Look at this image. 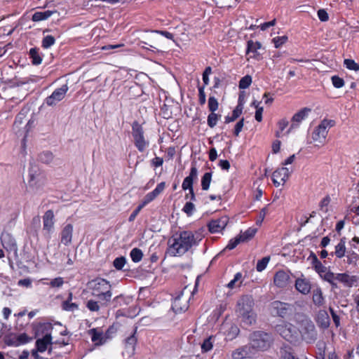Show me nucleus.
<instances>
[{
  "instance_id": "1",
  "label": "nucleus",
  "mask_w": 359,
  "mask_h": 359,
  "mask_svg": "<svg viewBox=\"0 0 359 359\" xmlns=\"http://www.w3.org/2000/svg\"><path fill=\"white\" fill-rule=\"evenodd\" d=\"M202 238L199 232L183 231L177 233L168 240V253L173 257L181 256L193 246L198 245Z\"/></svg>"
},
{
  "instance_id": "2",
  "label": "nucleus",
  "mask_w": 359,
  "mask_h": 359,
  "mask_svg": "<svg viewBox=\"0 0 359 359\" xmlns=\"http://www.w3.org/2000/svg\"><path fill=\"white\" fill-rule=\"evenodd\" d=\"M91 294L96 297L102 306H107L112 297L110 282L102 278H96L88 283Z\"/></svg>"
},
{
  "instance_id": "3",
  "label": "nucleus",
  "mask_w": 359,
  "mask_h": 359,
  "mask_svg": "<svg viewBox=\"0 0 359 359\" xmlns=\"http://www.w3.org/2000/svg\"><path fill=\"white\" fill-rule=\"evenodd\" d=\"M253 306L254 300L251 296H243L237 302L236 312L242 321L248 325L253 324L256 320Z\"/></svg>"
},
{
  "instance_id": "4",
  "label": "nucleus",
  "mask_w": 359,
  "mask_h": 359,
  "mask_svg": "<svg viewBox=\"0 0 359 359\" xmlns=\"http://www.w3.org/2000/svg\"><path fill=\"white\" fill-rule=\"evenodd\" d=\"M273 342V338L271 334L263 331H256L250 335L249 346L254 354L256 355L259 351L269 349Z\"/></svg>"
},
{
  "instance_id": "5",
  "label": "nucleus",
  "mask_w": 359,
  "mask_h": 359,
  "mask_svg": "<svg viewBox=\"0 0 359 359\" xmlns=\"http://www.w3.org/2000/svg\"><path fill=\"white\" fill-rule=\"evenodd\" d=\"M132 137L133 142L140 152H144L149 146V141L146 138L142 126L137 121L132 124Z\"/></svg>"
},
{
  "instance_id": "6",
  "label": "nucleus",
  "mask_w": 359,
  "mask_h": 359,
  "mask_svg": "<svg viewBox=\"0 0 359 359\" xmlns=\"http://www.w3.org/2000/svg\"><path fill=\"white\" fill-rule=\"evenodd\" d=\"M336 124L334 120L324 118L319 125L316 126L311 135L312 140L314 142L320 144H323L325 142L329 130L334 127Z\"/></svg>"
},
{
  "instance_id": "7",
  "label": "nucleus",
  "mask_w": 359,
  "mask_h": 359,
  "mask_svg": "<svg viewBox=\"0 0 359 359\" xmlns=\"http://www.w3.org/2000/svg\"><path fill=\"white\" fill-rule=\"evenodd\" d=\"M276 331L285 340L294 342L297 340L298 333L295 326L289 323H283L276 326Z\"/></svg>"
},
{
  "instance_id": "8",
  "label": "nucleus",
  "mask_w": 359,
  "mask_h": 359,
  "mask_svg": "<svg viewBox=\"0 0 359 359\" xmlns=\"http://www.w3.org/2000/svg\"><path fill=\"white\" fill-rule=\"evenodd\" d=\"M55 230V215L52 210L45 212L43 216V231L44 235L50 238Z\"/></svg>"
},
{
  "instance_id": "9",
  "label": "nucleus",
  "mask_w": 359,
  "mask_h": 359,
  "mask_svg": "<svg viewBox=\"0 0 359 359\" xmlns=\"http://www.w3.org/2000/svg\"><path fill=\"white\" fill-rule=\"evenodd\" d=\"M68 90L69 87L67 84L62 85L60 88L55 89L50 96L46 98V104L48 106H55L57 102L65 98Z\"/></svg>"
},
{
  "instance_id": "10",
  "label": "nucleus",
  "mask_w": 359,
  "mask_h": 359,
  "mask_svg": "<svg viewBox=\"0 0 359 359\" xmlns=\"http://www.w3.org/2000/svg\"><path fill=\"white\" fill-rule=\"evenodd\" d=\"M198 170L195 165H192L190 170L189 175L186 177L182 182V188L183 190H189L191 193V201H195L196 196L194 192L193 183L194 180L197 179Z\"/></svg>"
},
{
  "instance_id": "11",
  "label": "nucleus",
  "mask_w": 359,
  "mask_h": 359,
  "mask_svg": "<svg viewBox=\"0 0 359 359\" xmlns=\"http://www.w3.org/2000/svg\"><path fill=\"white\" fill-rule=\"evenodd\" d=\"M292 170L289 168L282 167L276 169L272 174V180L276 187L283 185L287 180Z\"/></svg>"
},
{
  "instance_id": "12",
  "label": "nucleus",
  "mask_w": 359,
  "mask_h": 359,
  "mask_svg": "<svg viewBox=\"0 0 359 359\" xmlns=\"http://www.w3.org/2000/svg\"><path fill=\"white\" fill-rule=\"evenodd\" d=\"M137 327H135L133 333L125 339L124 340V352L123 354H126L128 357H131L135 353V348L137 342V338L136 337Z\"/></svg>"
},
{
  "instance_id": "13",
  "label": "nucleus",
  "mask_w": 359,
  "mask_h": 359,
  "mask_svg": "<svg viewBox=\"0 0 359 359\" xmlns=\"http://www.w3.org/2000/svg\"><path fill=\"white\" fill-rule=\"evenodd\" d=\"M300 332L304 339L308 343H311L316 339L317 333L315 325L310 320L305 322Z\"/></svg>"
},
{
  "instance_id": "14",
  "label": "nucleus",
  "mask_w": 359,
  "mask_h": 359,
  "mask_svg": "<svg viewBox=\"0 0 359 359\" xmlns=\"http://www.w3.org/2000/svg\"><path fill=\"white\" fill-rule=\"evenodd\" d=\"M271 309L273 313L284 318L292 310V306L285 302L274 301L271 304Z\"/></svg>"
},
{
  "instance_id": "15",
  "label": "nucleus",
  "mask_w": 359,
  "mask_h": 359,
  "mask_svg": "<svg viewBox=\"0 0 359 359\" xmlns=\"http://www.w3.org/2000/svg\"><path fill=\"white\" fill-rule=\"evenodd\" d=\"M335 279L338 280L344 287L351 288L358 282V277L351 275L348 273H335Z\"/></svg>"
},
{
  "instance_id": "16",
  "label": "nucleus",
  "mask_w": 359,
  "mask_h": 359,
  "mask_svg": "<svg viewBox=\"0 0 359 359\" xmlns=\"http://www.w3.org/2000/svg\"><path fill=\"white\" fill-rule=\"evenodd\" d=\"M295 289L304 295L309 294L311 290V281L303 274L296 278L294 283Z\"/></svg>"
},
{
  "instance_id": "17",
  "label": "nucleus",
  "mask_w": 359,
  "mask_h": 359,
  "mask_svg": "<svg viewBox=\"0 0 359 359\" xmlns=\"http://www.w3.org/2000/svg\"><path fill=\"white\" fill-rule=\"evenodd\" d=\"M290 282V276L289 271L279 270L273 277L274 285L280 288L286 287Z\"/></svg>"
},
{
  "instance_id": "18",
  "label": "nucleus",
  "mask_w": 359,
  "mask_h": 359,
  "mask_svg": "<svg viewBox=\"0 0 359 359\" xmlns=\"http://www.w3.org/2000/svg\"><path fill=\"white\" fill-rule=\"evenodd\" d=\"M92 342L95 346H101L106 343L108 337L104 334L101 328H93L88 331Z\"/></svg>"
},
{
  "instance_id": "19",
  "label": "nucleus",
  "mask_w": 359,
  "mask_h": 359,
  "mask_svg": "<svg viewBox=\"0 0 359 359\" xmlns=\"http://www.w3.org/2000/svg\"><path fill=\"white\" fill-rule=\"evenodd\" d=\"M233 359L252 358L255 356L249 344L240 347L232 352Z\"/></svg>"
},
{
  "instance_id": "20",
  "label": "nucleus",
  "mask_w": 359,
  "mask_h": 359,
  "mask_svg": "<svg viewBox=\"0 0 359 359\" xmlns=\"http://www.w3.org/2000/svg\"><path fill=\"white\" fill-rule=\"evenodd\" d=\"M74 226L72 224H65L60 232V242L68 246L72 243Z\"/></svg>"
},
{
  "instance_id": "21",
  "label": "nucleus",
  "mask_w": 359,
  "mask_h": 359,
  "mask_svg": "<svg viewBox=\"0 0 359 359\" xmlns=\"http://www.w3.org/2000/svg\"><path fill=\"white\" fill-rule=\"evenodd\" d=\"M227 222L228 218L226 217L212 220L208 224L209 231L212 233H219L226 227Z\"/></svg>"
},
{
  "instance_id": "22",
  "label": "nucleus",
  "mask_w": 359,
  "mask_h": 359,
  "mask_svg": "<svg viewBox=\"0 0 359 359\" xmlns=\"http://www.w3.org/2000/svg\"><path fill=\"white\" fill-rule=\"evenodd\" d=\"M311 111V109L304 107L299 110L298 112L294 114L292 118V125L290 128H297L299 126V124L307 118L309 113Z\"/></svg>"
},
{
  "instance_id": "23",
  "label": "nucleus",
  "mask_w": 359,
  "mask_h": 359,
  "mask_svg": "<svg viewBox=\"0 0 359 359\" xmlns=\"http://www.w3.org/2000/svg\"><path fill=\"white\" fill-rule=\"evenodd\" d=\"M165 187V182H162L159 183L156 187L151 192L148 193L144 197V203L149 204L153 201L158 195H160Z\"/></svg>"
},
{
  "instance_id": "24",
  "label": "nucleus",
  "mask_w": 359,
  "mask_h": 359,
  "mask_svg": "<svg viewBox=\"0 0 359 359\" xmlns=\"http://www.w3.org/2000/svg\"><path fill=\"white\" fill-rule=\"evenodd\" d=\"M52 337L50 334H46L41 339L36 341V348L37 352L43 353L48 349V346L51 344Z\"/></svg>"
},
{
  "instance_id": "25",
  "label": "nucleus",
  "mask_w": 359,
  "mask_h": 359,
  "mask_svg": "<svg viewBox=\"0 0 359 359\" xmlns=\"http://www.w3.org/2000/svg\"><path fill=\"white\" fill-rule=\"evenodd\" d=\"M262 48V44L259 41H253L252 40H250L247 43V50L246 53L250 54L252 53L253 55L250 56L251 57H253L255 59H258L259 56V53L257 52L259 49Z\"/></svg>"
},
{
  "instance_id": "26",
  "label": "nucleus",
  "mask_w": 359,
  "mask_h": 359,
  "mask_svg": "<svg viewBox=\"0 0 359 359\" xmlns=\"http://www.w3.org/2000/svg\"><path fill=\"white\" fill-rule=\"evenodd\" d=\"M182 295H179L172 302V309L175 313H182L188 309L187 300H185L183 305H182Z\"/></svg>"
},
{
  "instance_id": "27",
  "label": "nucleus",
  "mask_w": 359,
  "mask_h": 359,
  "mask_svg": "<svg viewBox=\"0 0 359 359\" xmlns=\"http://www.w3.org/2000/svg\"><path fill=\"white\" fill-rule=\"evenodd\" d=\"M312 301L315 306L320 307L324 305L325 302L321 288L317 287L313 291Z\"/></svg>"
},
{
  "instance_id": "28",
  "label": "nucleus",
  "mask_w": 359,
  "mask_h": 359,
  "mask_svg": "<svg viewBox=\"0 0 359 359\" xmlns=\"http://www.w3.org/2000/svg\"><path fill=\"white\" fill-rule=\"evenodd\" d=\"M32 340V338L29 337L27 334L22 333L18 335H15L11 339V345L14 346H19L22 344H27Z\"/></svg>"
},
{
  "instance_id": "29",
  "label": "nucleus",
  "mask_w": 359,
  "mask_h": 359,
  "mask_svg": "<svg viewBox=\"0 0 359 359\" xmlns=\"http://www.w3.org/2000/svg\"><path fill=\"white\" fill-rule=\"evenodd\" d=\"M243 109V104L241 103V96H240L239 99H238V104L236 107V108L233 109L231 116H226L225 117V123H229L234 121L242 114Z\"/></svg>"
},
{
  "instance_id": "30",
  "label": "nucleus",
  "mask_w": 359,
  "mask_h": 359,
  "mask_svg": "<svg viewBox=\"0 0 359 359\" xmlns=\"http://www.w3.org/2000/svg\"><path fill=\"white\" fill-rule=\"evenodd\" d=\"M345 244V238H342L338 244L335 246L334 252H331L330 255L333 256L334 255L339 259L344 257L345 256L346 250Z\"/></svg>"
},
{
  "instance_id": "31",
  "label": "nucleus",
  "mask_w": 359,
  "mask_h": 359,
  "mask_svg": "<svg viewBox=\"0 0 359 359\" xmlns=\"http://www.w3.org/2000/svg\"><path fill=\"white\" fill-rule=\"evenodd\" d=\"M29 186L34 187L36 184V192L39 191V187L43 185V177L39 174H36V177L33 174H29Z\"/></svg>"
},
{
  "instance_id": "32",
  "label": "nucleus",
  "mask_w": 359,
  "mask_h": 359,
  "mask_svg": "<svg viewBox=\"0 0 359 359\" xmlns=\"http://www.w3.org/2000/svg\"><path fill=\"white\" fill-rule=\"evenodd\" d=\"M55 11H45L43 12L39 11L35 12L32 17V20L34 22H39L42 20H46L49 18L53 13H55Z\"/></svg>"
},
{
  "instance_id": "33",
  "label": "nucleus",
  "mask_w": 359,
  "mask_h": 359,
  "mask_svg": "<svg viewBox=\"0 0 359 359\" xmlns=\"http://www.w3.org/2000/svg\"><path fill=\"white\" fill-rule=\"evenodd\" d=\"M318 323L323 328H327L330 324V317L325 311H320L318 314Z\"/></svg>"
},
{
  "instance_id": "34",
  "label": "nucleus",
  "mask_w": 359,
  "mask_h": 359,
  "mask_svg": "<svg viewBox=\"0 0 359 359\" xmlns=\"http://www.w3.org/2000/svg\"><path fill=\"white\" fill-rule=\"evenodd\" d=\"M314 269L316 273L320 276V277L325 280V276L328 273H332L333 272L330 270L327 269V268L324 266L320 262L316 261V264L313 266Z\"/></svg>"
},
{
  "instance_id": "35",
  "label": "nucleus",
  "mask_w": 359,
  "mask_h": 359,
  "mask_svg": "<svg viewBox=\"0 0 359 359\" xmlns=\"http://www.w3.org/2000/svg\"><path fill=\"white\" fill-rule=\"evenodd\" d=\"M257 232V229L254 228H249L244 232H241L238 237L241 238V242H245L254 237Z\"/></svg>"
},
{
  "instance_id": "36",
  "label": "nucleus",
  "mask_w": 359,
  "mask_h": 359,
  "mask_svg": "<svg viewBox=\"0 0 359 359\" xmlns=\"http://www.w3.org/2000/svg\"><path fill=\"white\" fill-rule=\"evenodd\" d=\"M29 57L32 59V64L35 65H40L42 62V58L40 56L38 49L36 48H32L29 50Z\"/></svg>"
},
{
  "instance_id": "37",
  "label": "nucleus",
  "mask_w": 359,
  "mask_h": 359,
  "mask_svg": "<svg viewBox=\"0 0 359 359\" xmlns=\"http://www.w3.org/2000/svg\"><path fill=\"white\" fill-rule=\"evenodd\" d=\"M215 341V337L210 336L205 339L201 344V351L203 353H206L212 350L213 347V343Z\"/></svg>"
},
{
  "instance_id": "38",
  "label": "nucleus",
  "mask_w": 359,
  "mask_h": 359,
  "mask_svg": "<svg viewBox=\"0 0 359 359\" xmlns=\"http://www.w3.org/2000/svg\"><path fill=\"white\" fill-rule=\"evenodd\" d=\"M243 275L241 272H238L234 275L233 280H231L228 284L227 287L230 289L239 287L242 283Z\"/></svg>"
},
{
  "instance_id": "39",
  "label": "nucleus",
  "mask_w": 359,
  "mask_h": 359,
  "mask_svg": "<svg viewBox=\"0 0 359 359\" xmlns=\"http://www.w3.org/2000/svg\"><path fill=\"white\" fill-rule=\"evenodd\" d=\"M130 256L133 262L137 263L142 260L143 253L140 249L135 248L130 251Z\"/></svg>"
},
{
  "instance_id": "40",
  "label": "nucleus",
  "mask_w": 359,
  "mask_h": 359,
  "mask_svg": "<svg viewBox=\"0 0 359 359\" xmlns=\"http://www.w3.org/2000/svg\"><path fill=\"white\" fill-rule=\"evenodd\" d=\"M325 281L329 283L331 285L332 290L339 288L338 280L335 279V273H328L325 276Z\"/></svg>"
},
{
  "instance_id": "41",
  "label": "nucleus",
  "mask_w": 359,
  "mask_h": 359,
  "mask_svg": "<svg viewBox=\"0 0 359 359\" xmlns=\"http://www.w3.org/2000/svg\"><path fill=\"white\" fill-rule=\"evenodd\" d=\"M55 43V39L52 35H47L45 36L41 41V46L45 48L48 49L50 47H51L53 45H54Z\"/></svg>"
},
{
  "instance_id": "42",
  "label": "nucleus",
  "mask_w": 359,
  "mask_h": 359,
  "mask_svg": "<svg viewBox=\"0 0 359 359\" xmlns=\"http://www.w3.org/2000/svg\"><path fill=\"white\" fill-rule=\"evenodd\" d=\"M212 180V173L205 172L201 179V187L203 190H208Z\"/></svg>"
},
{
  "instance_id": "43",
  "label": "nucleus",
  "mask_w": 359,
  "mask_h": 359,
  "mask_svg": "<svg viewBox=\"0 0 359 359\" xmlns=\"http://www.w3.org/2000/svg\"><path fill=\"white\" fill-rule=\"evenodd\" d=\"M62 309L66 311L74 312L79 309V305L72 302H63L62 304Z\"/></svg>"
},
{
  "instance_id": "44",
  "label": "nucleus",
  "mask_w": 359,
  "mask_h": 359,
  "mask_svg": "<svg viewBox=\"0 0 359 359\" xmlns=\"http://www.w3.org/2000/svg\"><path fill=\"white\" fill-rule=\"evenodd\" d=\"M100 302L98 301H95L93 299H90L86 303V307L90 311H99L101 306Z\"/></svg>"
},
{
  "instance_id": "45",
  "label": "nucleus",
  "mask_w": 359,
  "mask_h": 359,
  "mask_svg": "<svg viewBox=\"0 0 359 359\" xmlns=\"http://www.w3.org/2000/svg\"><path fill=\"white\" fill-rule=\"evenodd\" d=\"M269 261L270 257H264L262 259L258 260L256 265L257 271L259 272L264 271L266 268Z\"/></svg>"
},
{
  "instance_id": "46",
  "label": "nucleus",
  "mask_w": 359,
  "mask_h": 359,
  "mask_svg": "<svg viewBox=\"0 0 359 359\" xmlns=\"http://www.w3.org/2000/svg\"><path fill=\"white\" fill-rule=\"evenodd\" d=\"M252 83V77L250 75H246L241 78L239 81L238 87L240 89H246Z\"/></svg>"
},
{
  "instance_id": "47",
  "label": "nucleus",
  "mask_w": 359,
  "mask_h": 359,
  "mask_svg": "<svg viewBox=\"0 0 359 359\" xmlns=\"http://www.w3.org/2000/svg\"><path fill=\"white\" fill-rule=\"evenodd\" d=\"M344 64V66L350 70H353L355 72L359 70V65L356 63L353 60L345 59Z\"/></svg>"
},
{
  "instance_id": "48",
  "label": "nucleus",
  "mask_w": 359,
  "mask_h": 359,
  "mask_svg": "<svg viewBox=\"0 0 359 359\" xmlns=\"http://www.w3.org/2000/svg\"><path fill=\"white\" fill-rule=\"evenodd\" d=\"M53 159V154L48 151H43L39 155V160L44 163H49Z\"/></svg>"
},
{
  "instance_id": "49",
  "label": "nucleus",
  "mask_w": 359,
  "mask_h": 359,
  "mask_svg": "<svg viewBox=\"0 0 359 359\" xmlns=\"http://www.w3.org/2000/svg\"><path fill=\"white\" fill-rule=\"evenodd\" d=\"M126 263V259L124 257H116L114 262L113 265L117 270H121L123 269V266H125Z\"/></svg>"
},
{
  "instance_id": "50",
  "label": "nucleus",
  "mask_w": 359,
  "mask_h": 359,
  "mask_svg": "<svg viewBox=\"0 0 359 359\" xmlns=\"http://www.w3.org/2000/svg\"><path fill=\"white\" fill-rule=\"evenodd\" d=\"M218 118L219 117L217 114L211 112L208 116L207 122L208 126L210 128H214L217 125Z\"/></svg>"
},
{
  "instance_id": "51",
  "label": "nucleus",
  "mask_w": 359,
  "mask_h": 359,
  "mask_svg": "<svg viewBox=\"0 0 359 359\" xmlns=\"http://www.w3.org/2000/svg\"><path fill=\"white\" fill-rule=\"evenodd\" d=\"M218 105H219L218 102L215 97H209L208 108L211 112L215 113V111H217L218 109Z\"/></svg>"
},
{
  "instance_id": "52",
  "label": "nucleus",
  "mask_w": 359,
  "mask_h": 359,
  "mask_svg": "<svg viewBox=\"0 0 359 359\" xmlns=\"http://www.w3.org/2000/svg\"><path fill=\"white\" fill-rule=\"evenodd\" d=\"M147 205V203H144V201L143 200L142 203L137 207V208L131 213L128 218V221L133 222L139 214L140 211Z\"/></svg>"
},
{
  "instance_id": "53",
  "label": "nucleus",
  "mask_w": 359,
  "mask_h": 359,
  "mask_svg": "<svg viewBox=\"0 0 359 359\" xmlns=\"http://www.w3.org/2000/svg\"><path fill=\"white\" fill-rule=\"evenodd\" d=\"M287 41V36H277L272 39L274 46L278 48Z\"/></svg>"
},
{
  "instance_id": "54",
  "label": "nucleus",
  "mask_w": 359,
  "mask_h": 359,
  "mask_svg": "<svg viewBox=\"0 0 359 359\" xmlns=\"http://www.w3.org/2000/svg\"><path fill=\"white\" fill-rule=\"evenodd\" d=\"M269 205L265 206L264 208H263L260 212H259V217L256 221V224L259 226H260L262 223V222L264 221L266 215H267L268 213V207H269Z\"/></svg>"
},
{
  "instance_id": "55",
  "label": "nucleus",
  "mask_w": 359,
  "mask_h": 359,
  "mask_svg": "<svg viewBox=\"0 0 359 359\" xmlns=\"http://www.w3.org/2000/svg\"><path fill=\"white\" fill-rule=\"evenodd\" d=\"M182 210L188 215L190 216L195 210V205L191 202H187L183 207Z\"/></svg>"
},
{
  "instance_id": "56",
  "label": "nucleus",
  "mask_w": 359,
  "mask_h": 359,
  "mask_svg": "<svg viewBox=\"0 0 359 359\" xmlns=\"http://www.w3.org/2000/svg\"><path fill=\"white\" fill-rule=\"evenodd\" d=\"M64 284V279L62 277H57V278H55L54 279H53L52 280H50V282L48 283V285L51 287H61Z\"/></svg>"
},
{
  "instance_id": "57",
  "label": "nucleus",
  "mask_w": 359,
  "mask_h": 359,
  "mask_svg": "<svg viewBox=\"0 0 359 359\" xmlns=\"http://www.w3.org/2000/svg\"><path fill=\"white\" fill-rule=\"evenodd\" d=\"M198 102L201 105L205 104L206 102V96L205 93V86L198 87Z\"/></svg>"
},
{
  "instance_id": "58",
  "label": "nucleus",
  "mask_w": 359,
  "mask_h": 359,
  "mask_svg": "<svg viewBox=\"0 0 359 359\" xmlns=\"http://www.w3.org/2000/svg\"><path fill=\"white\" fill-rule=\"evenodd\" d=\"M240 243H241V238L237 236L234 238L231 239L229 241V243L227 244L226 248L229 250H233Z\"/></svg>"
},
{
  "instance_id": "59",
  "label": "nucleus",
  "mask_w": 359,
  "mask_h": 359,
  "mask_svg": "<svg viewBox=\"0 0 359 359\" xmlns=\"http://www.w3.org/2000/svg\"><path fill=\"white\" fill-rule=\"evenodd\" d=\"M332 81L333 86L337 88H340L343 87L344 85V81L341 78H340L337 76H332Z\"/></svg>"
},
{
  "instance_id": "60",
  "label": "nucleus",
  "mask_w": 359,
  "mask_h": 359,
  "mask_svg": "<svg viewBox=\"0 0 359 359\" xmlns=\"http://www.w3.org/2000/svg\"><path fill=\"white\" fill-rule=\"evenodd\" d=\"M122 302H124L125 304H126V298L122 294L115 297L112 300V303L114 304V306H121Z\"/></svg>"
},
{
  "instance_id": "61",
  "label": "nucleus",
  "mask_w": 359,
  "mask_h": 359,
  "mask_svg": "<svg viewBox=\"0 0 359 359\" xmlns=\"http://www.w3.org/2000/svg\"><path fill=\"white\" fill-rule=\"evenodd\" d=\"M330 312L331 313L333 322L337 327H338L340 325V318L339 316L335 313L334 309L331 307L329 309Z\"/></svg>"
},
{
  "instance_id": "62",
  "label": "nucleus",
  "mask_w": 359,
  "mask_h": 359,
  "mask_svg": "<svg viewBox=\"0 0 359 359\" xmlns=\"http://www.w3.org/2000/svg\"><path fill=\"white\" fill-rule=\"evenodd\" d=\"M318 17L322 22H326L329 19L328 14L324 9H320L318 11Z\"/></svg>"
},
{
  "instance_id": "63",
  "label": "nucleus",
  "mask_w": 359,
  "mask_h": 359,
  "mask_svg": "<svg viewBox=\"0 0 359 359\" xmlns=\"http://www.w3.org/2000/svg\"><path fill=\"white\" fill-rule=\"evenodd\" d=\"M243 118H242L241 120H240L238 122H237V123L236 124L235 126V128H234V135L236 136H238L239 135V133H241V131L242 130V128L243 127Z\"/></svg>"
},
{
  "instance_id": "64",
  "label": "nucleus",
  "mask_w": 359,
  "mask_h": 359,
  "mask_svg": "<svg viewBox=\"0 0 359 359\" xmlns=\"http://www.w3.org/2000/svg\"><path fill=\"white\" fill-rule=\"evenodd\" d=\"M281 359H298L292 353L285 351L281 356Z\"/></svg>"
}]
</instances>
